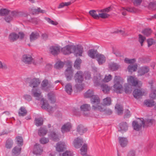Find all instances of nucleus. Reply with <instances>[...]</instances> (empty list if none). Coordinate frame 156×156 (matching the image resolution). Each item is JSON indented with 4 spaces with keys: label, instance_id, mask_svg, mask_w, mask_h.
<instances>
[{
    "label": "nucleus",
    "instance_id": "56",
    "mask_svg": "<svg viewBox=\"0 0 156 156\" xmlns=\"http://www.w3.org/2000/svg\"><path fill=\"white\" fill-rule=\"evenodd\" d=\"M147 43L148 44V47L151 46L152 44H155V41L152 38L148 39L147 40Z\"/></svg>",
    "mask_w": 156,
    "mask_h": 156
},
{
    "label": "nucleus",
    "instance_id": "49",
    "mask_svg": "<svg viewBox=\"0 0 156 156\" xmlns=\"http://www.w3.org/2000/svg\"><path fill=\"white\" fill-rule=\"evenodd\" d=\"M151 32L152 31L151 29L146 28L143 30L142 33L144 35L148 36L151 34Z\"/></svg>",
    "mask_w": 156,
    "mask_h": 156
},
{
    "label": "nucleus",
    "instance_id": "48",
    "mask_svg": "<svg viewBox=\"0 0 156 156\" xmlns=\"http://www.w3.org/2000/svg\"><path fill=\"white\" fill-rule=\"evenodd\" d=\"M64 65V63L61 61L57 62L55 65V67L57 69H60L62 68Z\"/></svg>",
    "mask_w": 156,
    "mask_h": 156
},
{
    "label": "nucleus",
    "instance_id": "37",
    "mask_svg": "<svg viewBox=\"0 0 156 156\" xmlns=\"http://www.w3.org/2000/svg\"><path fill=\"white\" fill-rule=\"evenodd\" d=\"M81 154L83 155H86L87 151V145L86 144H84L81 147L80 149Z\"/></svg>",
    "mask_w": 156,
    "mask_h": 156
},
{
    "label": "nucleus",
    "instance_id": "40",
    "mask_svg": "<svg viewBox=\"0 0 156 156\" xmlns=\"http://www.w3.org/2000/svg\"><path fill=\"white\" fill-rule=\"evenodd\" d=\"M82 61L80 58H77L75 61L74 66L75 68L77 69H80V65Z\"/></svg>",
    "mask_w": 156,
    "mask_h": 156
},
{
    "label": "nucleus",
    "instance_id": "35",
    "mask_svg": "<svg viewBox=\"0 0 156 156\" xmlns=\"http://www.w3.org/2000/svg\"><path fill=\"white\" fill-rule=\"evenodd\" d=\"M66 91L68 94H70L73 91L72 87L71 85L69 83L67 84L65 87Z\"/></svg>",
    "mask_w": 156,
    "mask_h": 156
},
{
    "label": "nucleus",
    "instance_id": "9",
    "mask_svg": "<svg viewBox=\"0 0 156 156\" xmlns=\"http://www.w3.org/2000/svg\"><path fill=\"white\" fill-rule=\"evenodd\" d=\"M144 91L142 89H135L133 92V94L134 97L138 99L144 95Z\"/></svg>",
    "mask_w": 156,
    "mask_h": 156
},
{
    "label": "nucleus",
    "instance_id": "31",
    "mask_svg": "<svg viewBox=\"0 0 156 156\" xmlns=\"http://www.w3.org/2000/svg\"><path fill=\"white\" fill-rule=\"evenodd\" d=\"M87 128L82 125H80L78 126L77 127V131L80 135H82L85 132L87 131Z\"/></svg>",
    "mask_w": 156,
    "mask_h": 156
},
{
    "label": "nucleus",
    "instance_id": "13",
    "mask_svg": "<svg viewBox=\"0 0 156 156\" xmlns=\"http://www.w3.org/2000/svg\"><path fill=\"white\" fill-rule=\"evenodd\" d=\"M83 72L82 71H78L74 76V78L76 82L80 83H81L83 79Z\"/></svg>",
    "mask_w": 156,
    "mask_h": 156
},
{
    "label": "nucleus",
    "instance_id": "30",
    "mask_svg": "<svg viewBox=\"0 0 156 156\" xmlns=\"http://www.w3.org/2000/svg\"><path fill=\"white\" fill-rule=\"evenodd\" d=\"M101 12L100 10L95 11L94 10H91L89 11V13L90 15L94 18L95 19H98V14L99 12Z\"/></svg>",
    "mask_w": 156,
    "mask_h": 156
},
{
    "label": "nucleus",
    "instance_id": "26",
    "mask_svg": "<svg viewBox=\"0 0 156 156\" xmlns=\"http://www.w3.org/2000/svg\"><path fill=\"white\" fill-rule=\"evenodd\" d=\"M39 34L37 32H33L30 34V39L31 42H33L39 37Z\"/></svg>",
    "mask_w": 156,
    "mask_h": 156
},
{
    "label": "nucleus",
    "instance_id": "20",
    "mask_svg": "<svg viewBox=\"0 0 156 156\" xmlns=\"http://www.w3.org/2000/svg\"><path fill=\"white\" fill-rule=\"evenodd\" d=\"M96 58L99 65H102L106 61V58L103 55L99 54L96 55Z\"/></svg>",
    "mask_w": 156,
    "mask_h": 156
},
{
    "label": "nucleus",
    "instance_id": "62",
    "mask_svg": "<svg viewBox=\"0 0 156 156\" xmlns=\"http://www.w3.org/2000/svg\"><path fill=\"white\" fill-rule=\"evenodd\" d=\"M40 141L41 144H44L48 142L49 139L48 138L43 137L40 140Z\"/></svg>",
    "mask_w": 156,
    "mask_h": 156
},
{
    "label": "nucleus",
    "instance_id": "25",
    "mask_svg": "<svg viewBox=\"0 0 156 156\" xmlns=\"http://www.w3.org/2000/svg\"><path fill=\"white\" fill-rule=\"evenodd\" d=\"M119 66L117 63L115 62H111L109 64V69L112 71H115L118 69Z\"/></svg>",
    "mask_w": 156,
    "mask_h": 156
},
{
    "label": "nucleus",
    "instance_id": "1",
    "mask_svg": "<svg viewBox=\"0 0 156 156\" xmlns=\"http://www.w3.org/2000/svg\"><path fill=\"white\" fill-rule=\"evenodd\" d=\"M124 79L119 76H115L114 78V85L113 87L114 91L118 93H121L122 91V84L124 82Z\"/></svg>",
    "mask_w": 156,
    "mask_h": 156
},
{
    "label": "nucleus",
    "instance_id": "11",
    "mask_svg": "<svg viewBox=\"0 0 156 156\" xmlns=\"http://www.w3.org/2000/svg\"><path fill=\"white\" fill-rule=\"evenodd\" d=\"M73 45H67L61 49L62 52L64 55H69L73 53Z\"/></svg>",
    "mask_w": 156,
    "mask_h": 156
},
{
    "label": "nucleus",
    "instance_id": "12",
    "mask_svg": "<svg viewBox=\"0 0 156 156\" xmlns=\"http://www.w3.org/2000/svg\"><path fill=\"white\" fill-rule=\"evenodd\" d=\"M66 145L65 142L60 141L57 144L56 149L58 152H62L66 149Z\"/></svg>",
    "mask_w": 156,
    "mask_h": 156
},
{
    "label": "nucleus",
    "instance_id": "52",
    "mask_svg": "<svg viewBox=\"0 0 156 156\" xmlns=\"http://www.w3.org/2000/svg\"><path fill=\"white\" fill-rule=\"evenodd\" d=\"M136 60L135 58L129 59L127 58H126L124 59V62L128 64H132L136 62Z\"/></svg>",
    "mask_w": 156,
    "mask_h": 156
},
{
    "label": "nucleus",
    "instance_id": "2",
    "mask_svg": "<svg viewBox=\"0 0 156 156\" xmlns=\"http://www.w3.org/2000/svg\"><path fill=\"white\" fill-rule=\"evenodd\" d=\"M103 76L100 74H97L96 76H94L93 78V81L94 85L95 86H98L102 82H109L112 78V76L110 74L108 76H105L104 79Z\"/></svg>",
    "mask_w": 156,
    "mask_h": 156
},
{
    "label": "nucleus",
    "instance_id": "46",
    "mask_svg": "<svg viewBox=\"0 0 156 156\" xmlns=\"http://www.w3.org/2000/svg\"><path fill=\"white\" fill-rule=\"evenodd\" d=\"M9 13V11L5 9H0V16H6Z\"/></svg>",
    "mask_w": 156,
    "mask_h": 156
},
{
    "label": "nucleus",
    "instance_id": "57",
    "mask_svg": "<svg viewBox=\"0 0 156 156\" xmlns=\"http://www.w3.org/2000/svg\"><path fill=\"white\" fill-rule=\"evenodd\" d=\"M45 19L49 23L53 25H56L58 24V23L57 22L52 20L49 18H46Z\"/></svg>",
    "mask_w": 156,
    "mask_h": 156
},
{
    "label": "nucleus",
    "instance_id": "34",
    "mask_svg": "<svg viewBox=\"0 0 156 156\" xmlns=\"http://www.w3.org/2000/svg\"><path fill=\"white\" fill-rule=\"evenodd\" d=\"M97 51L96 50H94V49L90 50L88 52V55L91 58H94L95 56L96 57L97 55L99 54H97Z\"/></svg>",
    "mask_w": 156,
    "mask_h": 156
},
{
    "label": "nucleus",
    "instance_id": "45",
    "mask_svg": "<svg viewBox=\"0 0 156 156\" xmlns=\"http://www.w3.org/2000/svg\"><path fill=\"white\" fill-rule=\"evenodd\" d=\"M35 125L37 126H41L43 124V120L42 118H35Z\"/></svg>",
    "mask_w": 156,
    "mask_h": 156
},
{
    "label": "nucleus",
    "instance_id": "58",
    "mask_svg": "<svg viewBox=\"0 0 156 156\" xmlns=\"http://www.w3.org/2000/svg\"><path fill=\"white\" fill-rule=\"evenodd\" d=\"M86 80H89L91 78V75L90 72H85L83 74Z\"/></svg>",
    "mask_w": 156,
    "mask_h": 156
},
{
    "label": "nucleus",
    "instance_id": "3",
    "mask_svg": "<svg viewBox=\"0 0 156 156\" xmlns=\"http://www.w3.org/2000/svg\"><path fill=\"white\" fill-rule=\"evenodd\" d=\"M91 103L93 105L92 109L94 110H98L102 111L103 110V108L101 107L100 105V99L97 95L93 96L90 98Z\"/></svg>",
    "mask_w": 156,
    "mask_h": 156
},
{
    "label": "nucleus",
    "instance_id": "21",
    "mask_svg": "<svg viewBox=\"0 0 156 156\" xmlns=\"http://www.w3.org/2000/svg\"><path fill=\"white\" fill-rule=\"evenodd\" d=\"M71 125L70 123L68 122L64 124L62 127L61 131L63 133L69 131L71 128Z\"/></svg>",
    "mask_w": 156,
    "mask_h": 156
},
{
    "label": "nucleus",
    "instance_id": "29",
    "mask_svg": "<svg viewBox=\"0 0 156 156\" xmlns=\"http://www.w3.org/2000/svg\"><path fill=\"white\" fill-rule=\"evenodd\" d=\"M9 38L11 42H13L18 39V34L14 32L11 33L9 35Z\"/></svg>",
    "mask_w": 156,
    "mask_h": 156
},
{
    "label": "nucleus",
    "instance_id": "27",
    "mask_svg": "<svg viewBox=\"0 0 156 156\" xmlns=\"http://www.w3.org/2000/svg\"><path fill=\"white\" fill-rule=\"evenodd\" d=\"M119 126L120 129L119 131L121 132H125L128 129V126L126 122L120 123L119 125Z\"/></svg>",
    "mask_w": 156,
    "mask_h": 156
},
{
    "label": "nucleus",
    "instance_id": "10",
    "mask_svg": "<svg viewBox=\"0 0 156 156\" xmlns=\"http://www.w3.org/2000/svg\"><path fill=\"white\" fill-rule=\"evenodd\" d=\"M73 72L72 69V66L69 65L65 72V74L67 81L70 80L73 76Z\"/></svg>",
    "mask_w": 156,
    "mask_h": 156
},
{
    "label": "nucleus",
    "instance_id": "18",
    "mask_svg": "<svg viewBox=\"0 0 156 156\" xmlns=\"http://www.w3.org/2000/svg\"><path fill=\"white\" fill-rule=\"evenodd\" d=\"M21 151V147L20 146H16L12 150V155L13 156H18L20 154Z\"/></svg>",
    "mask_w": 156,
    "mask_h": 156
},
{
    "label": "nucleus",
    "instance_id": "53",
    "mask_svg": "<svg viewBox=\"0 0 156 156\" xmlns=\"http://www.w3.org/2000/svg\"><path fill=\"white\" fill-rule=\"evenodd\" d=\"M145 39L146 38L144 37L140 34L139 35V41L141 46H143V43Z\"/></svg>",
    "mask_w": 156,
    "mask_h": 156
},
{
    "label": "nucleus",
    "instance_id": "24",
    "mask_svg": "<svg viewBox=\"0 0 156 156\" xmlns=\"http://www.w3.org/2000/svg\"><path fill=\"white\" fill-rule=\"evenodd\" d=\"M50 87L49 85H48V81L47 80H43L41 83V88L42 90L47 91Z\"/></svg>",
    "mask_w": 156,
    "mask_h": 156
},
{
    "label": "nucleus",
    "instance_id": "22",
    "mask_svg": "<svg viewBox=\"0 0 156 156\" xmlns=\"http://www.w3.org/2000/svg\"><path fill=\"white\" fill-rule=\"evenodd\" d=\"M119 142L122 147H124L127 145L128 141L126 138L119 137Z\"/></svg>",
    "mask_w": 156,
    "mask_h": 156
},
{
    "label": "nucleus",
    "instance_id": "7",
    "mask_svg": "<svg viewBox=\"0 0 156 156\" xmlns=\"http://www.w3.org/2000/svg\"><path fill=\"white\" fill-rule=\"evenodd\" d=\"M72 52L76 55V56H82L83 52V48L80 45L76 46L73 45Z\"/></svg>",
    "mask_w": 156,
    "mask_h": 156
},
{
    "label": "nucleus",
    "instance_id": "33",
    "mask_svg": "<svg viewBox=\"0 0 156 156\" xmlns=\"http://www.w3.org/2000/svg\"><path fill=\"white\" fill-rule=\"evenodd\" d=\"M80 110L83 112H87L90 111L91 109L90 105L87 104H83L80 107Z\"/></svg>",
    "mask_w": 156,
    "mask_h": 156
},
{
    "label": "nucleus",
    "instance_id": "15",
    "mask_svg": "<svg viewBox=\"0 0 156 156\" xmlns=\"http://www.w3.org/2000/svg\"><path fill=\"white\" fill-rule=\"evenodd\" d=\"M28 80L30 81L29 86L33 87V89H35V88L37 87L40 83L39 80L36 78H34L30 80L28 78Z\"/></svg>",
    "mask_w": 156,
    "mask_h": 156
},
{
    "label": "nucleus",
    "instance_id": "32",
    "mask_svg": "<svg viewBox=\"0 0 156 156\" xmlns=\"http://www.w3.org/2000/svg\"><path fill=\"white\" fill-rule=\"evenodd\" d=\"M115 108V111L118 115H121L123 113V109L122 106L119 104L116 105Z\"/></svg>",
    "mask_w": 156,
    "mask_h": 156
},
{
    "label": "nucleus",
    "instance_id": "41",
    "mask_svg": "<svg viewBox=\"0 0 156 156\" xmlns=\"http://www.w3.org/2000/svg\"><path fill=\"white\" fill-rule=\"evenodd\" d=\"M137 68V64L130 65L128 67V71L129 72H132L133 71H136Z\"/></svg>",
    "mask_w": 156,
    "mask_h": 156
},
{
    "label": "nucleus",
    "instance_id": "36",
    "mask_svg": "<svg viewBox=\"0 0 156 156\" xmlns=\"http://www.w3.org/2000/svg\"><path fill=\"white\" fill-rule=\"evenodd\" d=\"M94 95V92L92 90H89L84 94V96L86 98H90L92 97Z\"/></svg>",
    "mask_w": 156,
    "mask_h": 156
},
{
    "label": "nucleus",
    "instance_id": "54",
    "mask_svg": "<svg viewBox=\"0 0 156 156\" xmlns=\"http://www.w3.org/2000/svg\"><path fill=\"white\" fill-rule=\"evenodd\" d=\"M154 102L150 100H146L144 101L145 105L148 107H151L154 105Z\"/></svg>",
    "mask_w": 156,
    "mask_h": 156
},
{
    "label": "nucleus",
    "instance_id": "16",
    "mask_svg": "<svg viewBox=\"0 0 156 156\" xmlns=\"http://www.w3.org/2000/svg\"><path fill=\"white\" fill-rule=\"evenodd\" d=\"M83 143V139L78 137L74 140L73 144L76 148H79L81 146Z\"/></svg>",
    "mask_w": 156,
    "mask_h": 156
},
{
    "label": "nucleus",
    "instance_id": "55",
    "mask_svg": "<svg viewBox=\"0 0 156 156\" xmlns=\"http://www.w3.org/2000/svg\"><path fill=\"white\" fill-rule=\"evenodd\" d=\"M48 99L51 101V103H53L55 102V100L53 94L51 93H49L48 94Z\"/></svg>",
    "mask_w": 156,
    "mask_h": 156
},
{
    "label": "nucleus",
    "instance_id": "61",
    "mask_svg": "<svg viewBox=\"0 0 156 156\" xmlns=\"http://www.w3.org/2000/svg\"><path fill=\"white\" fill-rule=\"evenodd\" d=\"M149 7L153 10L156 9V2H151L149 4Z\"/></svg>",
    "mask_w": 156,
    "mask_h": 156
},
{
    "label": "nucleus",
    "instance_id": "63",
    "mask_svg": "<svg viewBox=\"0 0 156 156\" xmlns=\"http://www.w3.org/2000/svg\"><path fill=\"white\" fill-rule=\"evenodd\" d=\"M150 97L152 99L156 98V90L152 92L150 94Z\"/></svg>",
    "mask_w": 156,
    "mask_h": 156
},
{
    "label": "nucleus",
    "instance_id": "19",
    "mask_svg": "<svg viewBox=\"0 0 156 156\" xmlns=\"http://www.w3.org/2000/svg\"><path fill=\"white\" fill-rule=\"evenodd\" d=\"M43 150L40 147V145L37 144H36L34 146L33 153L36 155H40L42 152Z\"/></svg>",
    "mask_w": 156,
    "mask_h": 156
},
{
    "label": "nucleus",
    "instance_id": "42",
    "mask_svg": "<svg viewBox=\"0 0 156 156\" xmlns=\"http://www.w3.org/2000/svg\"><path fill=\"white\" fill-rule=\"evenodd\" d=\"M47 133V131L46 129L41 127L38 130V134L40 136H41L45 135Z\"/></svg>",
    "mask_w": 156,
    "mask_h": 156
},
{
    "label": "nucleus",
    "instance_id": "51",
    "mask_svg": "<svg viewBox=\"0 0 156 156\" xmlns=\"http://www.w3.org/2000/svg\"><path fill=\"white\" fill-rule=\"evenodd\" d=\"M154 120L153 119H147L145 121H144V126H149L152 125Z\"/></svg>",
    "mask_w": 156,
    "mask_h": 156
},
{
    "label": "nucleus",
    "instance_id": "6",
    "mask_svg": "<svg viewBox=\"0 0 156 156\" xmlns=\"http://www.w3.org/2000/svg\"><path fill=\"white\" fill-rule=\"evenodd\" d=\"M132 125L134 129L137 131H139L143 126H144V123L143 118L139 119L138 121H133L132 122Z\"/></svg>",
    "mask_w": 156,
    "mask_h": 156
},
{
    "label": "nucleus",
    "instance_id": "47",
    "mask_svg": "<svg viewBox=\"0 0 156 156\" xmlns=\"http://www.w3.org/2000/svg\"><path fill=\"white\" fill-rule=\"evenodd\" d=\"M13 144L12 140L11 139H8L6 141L5 147L7 148H10L12 147Z\"/></svg>",
    "mask_w": 156,
    "mask_h": 156
},
{
    "label": "nucleus",
    "instance_id": "39",
    "mask_svg": "<svg viewBox=\"0 0 156 156\" xmlns=\"http://www.w3.org/2000/svg\"><path fill=\"white\" fill-rule=\"evenodd\" d=\"M27 113V111L25 108L21 107L19 109V115L20 116H24L26 115Z\"/></svg>",
    "mask_w": 156,
    "mask_h": 156
},
{
    "label": "nucleus",
    "instance_id": "59",
    "mask_svg": "<svg viewBox=\"0 0 156 156\" xmlns=\"http://www.w3.org/2000/svg\"><path fill=\"white\" fill-rule=\"evenodd\" d=\"M133 5L136 6L140 5L141 3L142 0H131Z\"/></svg>",
    "mask_w": 156,
    "mask_h": 156
},
{
    "label": "nucleus",
    "instance_id": "50",
    "mask_svg": "<svg viewBox=\"0 0 156 156\" xmlns=\"http://www.w3.org/2000/svg\"><path fill=\"white\" fill-rule=\"evenodd\" d=\"M16 141L17 142V144L19 146H22L23 144V138L21 136H18L16 138Z\"/></svg>",
    "mask_w": 156,
    "mask_h": 156
},
{
    "label": "nucleus",
    "instance_id": "23",
    "mask_svg": "<svg viewBox=\"0 0 156 156\" xmlns=\"http://www.w3.org/2000/svg\"><path fill=\"white\" fill-rule=\"evenodd\" d=\"M149 70L148 67L147 66H143L140 68L138 70V75L140 76H142L145 73H147Z\"/></svg>",
    "mask_w": 156,
    "mask_h": 156
},
{
    "label": "nucleus",
    "instance_id": "60",
    "mask_svg": "<svg viewBox=\"0 0 156 156\" xmlns=\"http://www.w3.org/2000/svg\"><path fill=\"white\" fill-rule=\"evenodd\" d=\"M73 152L70 151H67L62 154V156H73Z\"/></svg>",
    "mask_w": 156,
    "mask_h": 156
},
{
    "label": "nucleus",
    "instance_id": "44",
    "mask_svg": "<svg viewBox=\"0 0 156 156\" xmlns=\"http://www.w3.org/2000/svg\"><path fill=\"white\" fill-rule=\"evenodd\" d=\"M98 15H99L98 19L100 18H101L102 19H106L109 17L110 16L109 14L104 12H99Z\"/></svg>",
    "mask_w": 156,
    "mask_h": 156
},
{
    "label": "nucleus",
    "instance_id": "28",
    "mask_svg": "<svg viewBox=\"0 0 156 156\" xmlns=\"http://www.w3.org/2000/svg\"><path fill=\"white\" fill-rule=\"evenodd\" d=\"M49 137L54 141H58L59 140L58 135L54 132H51L49 133Z\"/></svg>",
    "mask_w": 156,
    "mask_h": 156
},
{
    "label": "nucleus",
    "instance_id": "17",
    "mask_svg": "<svg viewBox=\"0 0 156 156\" xmlns=\"http://www.w3.org/2000/svg\"><path fill=\"white\" fill-rule=\"evenodd\" d=\"M32 93L33 96L36 98V99L38 100L42 98V96L41 95V92L38 89H33L32 90Z\"/></svg>",
    "mask_w": 156,
    "mask_h": 156
},
{
    "label": "nucleus",
    "instance_id": "4",
    "mask_svg": "<svg viewBox=\"0 0 156 156\" xmlns=\"http://www.w3.org/2000/svg\"><path fill=\"white\" fill-rule=\"evenodd\" d=\"M127 80L128 83L133 86H137L138 87H140L142 85L141 81L138 80L137 78L132 76H128Z\"/></svg>",
    "mask_w": 156,
    "mask_h": 156
},
{
    "label": "nucleus",
    "instance_id": "43",
    "mask_svg": "<svg viewBox=\"0 0 156 156\" xmlns=\"http://www.w3.org/2000/svg\"><path fill=\"white\" fill-rule=\"evenodd\" d=\"M111 99L109 97H107L103 99V104L105 105H110L111 104Z\"/></svg>",
    "mask_w": 156,
    "mask_h": 156
},
{
    "label": "nucleus",
    "instance_id": "14",
    "mask_svg": "<svg viewBox=\"0 0 156 156\" xmlns=\"http://www.w3.org/2000/svg\"><path fill=\"white\" fill-rule=\"evenodd\" d=\"M60 51V47L58 45H53L50 47L49 51L54 55H58Z\"/></svg>",
    "mask_w": 156,
    "mask_h": 156
},
{
    "label": "nucleus",
    "instance_id": "64",
    "mask_svg": "<svg viewBox=\"0 0 156 156\" xmlns=\"http://www.w3.org/2000/svg\"><path fill=\"white\" fill-rule=\"evenodd\" d=\"M126 156H136V151L134 150H131L128 153Z\"/></svg>",
    "mask_w": 156,
    "mask_h": 156
},
{
    "label": "nucleus",
    "instance_id": "8",
    "mask_svg": "<svg viewBox=\"0 0 156 156\" xmlns=\"http://www.w3.org/2000/svg\"><path fill=\"white\" fill-rule=\"evenodd\" d=\"M21 60L26 64H30L33 62L34 59L30 55L25 54L22 56Z\"/></svg>",
    "mask_w": 156,
    "mask_h": 156
},
{
    "label": "nucleus",
    "instance_id": "38",
    "mask_svg": "<svg viewBox=\"0 0 156 156\" xmlns=\"http://www.w3.org/2000/svg\"><path fill=\"white\" fill-rule=\"evenodd\" d=\"M101 87L103 92L105 93H108L110 90V87L106 84H102Z\"/></svg>",
    "mask_w": 156,
    "mask_h": 156
},
{
    "label": "nucleus",
    "instance_id": "5",
    "mask_svg": "<svg viewBox=\"0 0 156 156\" xmlns=\"http://www.w3.org/2000/svg\"><path fill=\"white\" fill-rule=\"evenodd\" d=\"M41 101L43 102L41 108L43 109L47 110L50 113H52L55 110L56 108L55 107H50L48 101L44 98H41Z\"/></svg>",
    "mask_w": 156,
    "mask_h": 156
}]
</instances>
